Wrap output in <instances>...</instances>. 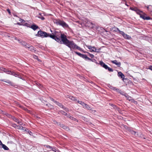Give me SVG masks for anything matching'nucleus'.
<instances>
[{
  "label": "nucleus",
  "mask_w": 152,
  "mask_h": 152,
  "mask_svg": "<svg viewBox=\"0 0 152 152\" xmlns=\"http://www.w3.org/2000/svg\"><path fill=\"white\" fill-rule=\"evenodd\" d=\"M50 37L60 44H62L63 42V44L69 48L71 50L72 49L75 48L79 50H81V48L75 44L73 41L68 40L66 38V36L64 34H61V38L54 34L50 35Z\"/></svg>",
  "instance_id": "f257e3e1"
},
{
  "label": "nucleus",
  "mask_w": 152,
  "mask_h": 152,
  "mask_svg": "<svg viewBox=\"0 0 152 152\" xmlns=\"http://www.w3.org/2000/svg\"><path fill=\"white\" fill-rule=\"evenodd\" d=\"M19 21L20 22H21L20 23H24L25 22L24 20H23L21 18H20Z\"/></svg>",
  "instance_id": "2f4dec72"
},
{
  "label": "nucleus",
  "mask_w": 152,
  "mask_h": 152,
  "mask_svg": "<svg viewBox=\"0 0 152 152\" xmlns=\"http://www.w3.org/2000/svg\"><path fill=\"white\" fill-rule=\"evenodd\" d=\"M1 71H3L4 72H6V73L7 74V71H10V70H7L4 68H2L1 69Z\"/></svg>",
  "instance_id": "aec40b11"
},
{
  "label": "nucleus",
  "mask_w": 152,
  "mask_h": 152,
  "mask_svg": "<svg viewBox=\"0 0 152 152\" xmlns=\"http://www.w3.org/2000/svg\"><path fill=\"white\" fill-rule=\"evenodd\" d=\"M123 95L126 98H127L128 96V95L125 93L123 94Z\"/></svg>",
  "instance_id": "72a5a7b5"
},
{
  "label": "nucleus",
  "mask_w": 152,
  "mask_h": 152,
  "mask_svg": "<svg viewBox=\"0 0 152 152\" xmlns=\"http://www.w3.org/2000/svg\"><path fill=\"white\" fill-rule=\"evenodd\" d=\"M28 49L32 51H35V50H34V48L32 46L30 45L29 44L27 45V47Z\"/></svg>",
  "instance_id": "9d476101"
},
{
  "label": "nucleus",
  "mask_w": 152,
  "mask_h": 152,
  "mask_svg": "<svg viewBox=\"0 0 152 152\" xmlns=\"http://www.w3.org/2000/svg\"><path fill=\"white\" fill-rule=\"evenodd\" d=\"M37 60H38V61H40V62H41V60H40L39 59L37 58Z\"/></svg>",
  "instance_id": "49530a36"
},
{
  "label": "nucleus",
  "mask_w": 152,
  "mask_h": 152,
  "mask_svg": "<svg viewBox=\"0 0 152 152\" xmlns=\"http://www.w3.org/2000/svg\"><path fill=\"white\" fill-rule=\"evenodd\" d=\"M131 101L132 102H134V101H135L134 100V99H131V101Z\"/></svg>",
  "instance_id": "79ce46f5"
},
{
  "label": "nucleus",
  "mask_w": 152,
  "mask_h": 152,
  "mask_svg": "<svg viewBox=\"0 0 152 152\" xmlns=\"http://www.w3.org/2000/svg\"><path fill=\"white\" fill-rule=\"evenodd\" d=\"M36 84H37V86H39V85H40V84H39V83H36Z\"/></svg>",
  "instance_id": "de8ad7c7"
},
{
  "label": "nucleus",
  "mask_w": 152,
  "mask_h": 152,
  "mask_svg": "<svg viewBox=\"0 0 152 152\" xmlns=\"http://www.w3.org/2000/svg\"><path fill=\"white\" fill-rule=\"evenodd\" d=\"M7 11L9 13H10V10L9 9H8L7 10Z\"/></svg>",
  "instance_id": "37998d69"
},
{
  "label": "nucleus",
  "mask_w": 152,
  "mask_h": 152,
  "mask_svg": "<svg viewBox=\"0 0 152 152\" xmlns=\"http://www.w3.org/2000/svg\"><path fill=\"white\" fill-rule=\"evenodd\" d=\"M24 26H27V27H29L30 26V25L28 24L27 23H26L24 24Z\"/></svg>",
  "instance_id": "4c0bfd02"
},
{
  "label": "nucleus",
  "mask_w": 152,
  "mask_h": 152,
  "mask_svg": "<svg viewBox=\"0 0 152 152\" xmlns=\"http://www.w3.org/2000/svg\"><path fill=\"white\" fill-rule=\"evenodd\" d=\"M91 56V58H92L94 56V55H92Z\"/></svg>",
  "instance_id": "3c124183"
},
{
  "label": "nucleus",
  "mask_w": 152,
  "mask_h": 152,
  "mask_svg": "<svg viewBox=\"0 0 152 152\" xmlns=\"http://www.w3.org/2000/svg\"><path fill=\"white\" fill-rule=\"evenodd\" d=\"M130 132L131 133L133 134H135V132L134 131H131Z\"/></svg>",
  "instance_id": "e433bc0d"
},
{
  "label": "nucleus",
  "mask_w": 152,
  "mask_h": 152,
  "mask_svg": "<svg viewBox=\"0 0 152 152\" xmlns=\"http://www.w3.org/2000/svg\"><path fill=\"white\" fill-rule=\"evenodd\" d=\"M22 43L23 45L25 46L26 48L27 47V45L28 44H27L26 42H22Z\"/></svg>",
  "instance_id": "bb28decb"
},
{
  "label": "nucleus",
  "mask_w": 152,
  "mask_h": 152,
  "mask_svg": "<svg viewBox=\"0 0 152 152\" xmlns=\"http://www.w3.org/2000/svg\"><path fill=\"white\" fill-rule=\"evenodd\" d=\"M7 74L12 75L16 77H18L20 78H21V76L18 73H15L11 71H7Z\"/></svg>",
  "instance_id": "39448f33"
},
{
  "label": "nucleus",
  "mask_w": 152,
  "mask_h": 152,
  "mask_svg": "<svg viewBox=\"0 0 152 152\" xmlns=\"http://www.w3.org/2000/svg\"><path fill=\"white\" fill-rule=\"evenodd\" d=\"M17 126V127L18 129H21L22 130H24V131L26 130L25 129H25V128H24L22 126Z\"/></svg>",
  "instance_id": "4be33fe9"
},
{
  "label": "nucleus",
  "mask_w": 152,
  "mask_h": 152,
  "mask_svg": "<svg viewBox=\"0 0 152 152\" xmlns=\"http://www.w3.org/2000/svg\"><path fill=\"white\" fill-rule=\"evenodd\" d=\"M38 18H40L42 20H43L45 19V18L43 16H42L40 14L38 16Z\"/></svg>",
  "instance_id": "b1692460"
},
{
  "label": "nucleus",
  "mask_w": 152,
  "mask_h": 152,
  "mask_svg": "<svg viewBox=\"0 0 152 152\" xmlns=\"http://www.w3.org/2000/svg\"><path fill=\"white\" fill-rule=\"evenodd\" d=\"M33 57L35 59H37V56H36L35 55H34L33 56Z\"/></svg>",
  "instance_id": "ea45409f"
},
{
  "label": "nucleus",
  "mask_w": 152,
  "mask_h": 152,
  "mask_svg": "<svg viewBox=\"0 0 152 152\" xmlns=\"http://www.w3.org/2000/svg\"><path fill=\"white\" fill-rule=\"evenodd\" d=\"M66 97L67 98H69L70 99L72 100L75 101L77 100V99L75 97H74L72 96H69V95H67L66 96Z\"/></svg>",
  "instance_id": "4468645a"
},
{
  "label": "nucleus",
  "mask_w": 152,
  "mask_h": 152,
  "mask_svg": "<svg viewBox=\"0 0 152 152\" xmlns=\"http://www.w3.org/2000/svg\"><path fill=\"white\" fill-rule=\"evenodd\" d=\"M118 30L120 32V34H122L123 37L125 39H130L131 38V37L127 34H125L124 32L121 31L117 28Z\"/></svg>",
  "instance_id": "7ed1b4c3"
},
{
  "label": "nucleus",
  "mask_w": 152,
  "mask_h": 152,
  "mask_svg": "<svg viewBox=\"0 0 152 152\" xmlns=\"http://www.w3.org/2000/svg\"><path fill=\"white\" fill-rule=\"evenodd\" d=\"M77 102L79 104H81V105H82L83 106L84 104H85V103L84 102H82L81 101H77Z\"/></svg>",
  "instance_id": "412c9836"
},
{
  "label": "nucleus",
  "mask_w": 152,
  "mask_h": 152,
  "mask_svg": "<svg viewBox=\"0 0 152 152\" xmlns=\"http://www.w3.org/2000/svg\"><path fill=\"white\" fill-rule=\"evenodd\" d=\"M127 126H126V127H125V128H127Z\"/></svg>",
  "instance_id": "4d7b16f0"
},
{
  "label": "nucleus",
  "mask_w": 152,
  "mask_h": 152,
  "mask_svg": "<svg viewBox=\"0 0 152 152\" xmlns=\"http://www.w3.org/2000/svg\"><path fill=\"white\" fill-rule=\"evenodd\" d=\"M128 100H129L130 101L131 99H132V97L128 95L127 98H126Z\"/></svg>",
  "instance_id": "c756f323"
},
{
  "label": "nucleus",
  "mask_w": 152,
  "mask_h": 152,
  "mask_svg": "<svg viewBox=\"0 0 152 152\" xmlns=\"http://www.w3.org/2000/svg\"><path fill=\"white\" fill-rule=\"evenodd\" d=\"M51 100H52L53 101H54L53 99L52 98L51 99Z\"/></svg>",
  "instance_id": "603ef678"
},
{
  "label": "nucleus",
  "mask_w": 152,
  "mask_h": 152,
  "mask_svg": "<svg viewBox=\"0 0 152 152\" xmlns=\"http://www.w3.org/2000/svg\"><path fill=\"white\" fill-rule=\"evenodd\" d=\"M131 9L132 10H134V8H131Z\"/></svg>",
  "instance_id": "09e8293b"
},
{
  "label": "nucleus",
  "mask_w": 152,
  "mask_h": 152,
  "mask_svg": "<svg viewBox=\"0 0 152 152\" xmlns=\"http://www.w3.org/2000/svg\"><path fill=\"white\" fill-rule=\"evenodd\" d=\"M2 112H3V111L2 110H0V113H1Z\"/></svg>",
  "instance_id": "8fccbe9b"
},
{
  "label": "nucleus",
  "mask_w": 152,
  "mask_h": 152,
  "mask_svg": "<svg viewBox=\"0 0 152 152\" xmlns=\"http://www.w3.org/2000/svg\"><path fill=\"white\" fill-rule=\"evenodd\" d=\"M61 20H59V21H57L56 20L55 21V23L57 25H60V22H61Z\"/></svg>",
  "instance_id": "cd10ccee"
},
{
  "label": "nucleus",
  "mask_w": 152,
  "mask_h": 152,
  "mask_svg": "<svg viewBox=\"0 0 152 152\" xmlns=\"http://www.w3.org/2000/svg\"><path fill=\"white\" fill-rule=\"evenodd\" d=\"M135 136L142 137V135L140 133H138L135 132V134H134Z\"/></svg>",
  "instance_id": "f3484780"
},
{
  "label": "nucleus",
  "mask_w": 152,
  "mask_h": 152,
  "mask_svg": "<svg viewBox=\"0 0 152 152\" xmlns=\"http://www.w3.org/2000/svg\"><path fill=\"white\" fill-rule=\"evenodd\" d=\"M60 112L63 115H66V113L63 111H62V110L60 111Z\"/></svg>",
  "instance_id": "c85d7f7f"
},
{
  "label": "nucleus",
  "mask_w": 152,
  "mask_h": 152,
  "mask_svg": "<svg viewBox=\"0 0 152 152\" xmlns=\"http://www.w3.org/2000/svg\"><path fill=\"white\" fill-rule=\"evenodd\" d=\"M14 120L15 121L19 123V122L18 121V120L16 118H14Z\"/></svg>",
  "instance_id": "f704fd0d"
},
{
  "label": "nucleus",
  "mask_w": 152,
  "mask_h": 152,
  "mask_svg": "<svg viewBox=\"0 0 152 152\" xmlns=\"http://www.w3.org/2000/svg\"><path fill=\"white\" fill-rule=\"evenodd\" d=\"M5 82L9 84H10V85L12 84L11 82L10 81V80H7V81H6Z\"/></svg>",
  "instance_id": "c9c22d12"
},
{
  "label": "nucleus",
  "mask_w": 152,
  "mask_h": 152,
  "mask_svg": "<svg viewBox=\"0 0 152 152\" xmlns=\"http://www.w3.org/2000/svg\"><path fill=\"white\" fill-rule=\"evenodd\" d=\"M118 76L120 77L121 78H123L125 76L121 72H118Z\"/></svg>",
  "instance_id": "ddd939ff"
},
{
  "label": "nucleus",
  "mask_w": 152,
  "mask_h": 152,
  "mask_svg": "<svg viewBox=\"0 0 152 152\" xmlns=\"http://www.w3.org/2000/svg\"><path fill=\"white\" fill-rule=\"evenodd\" d=\"M68 117H69V118L72 120H73L74 121L76 120V119L75 118H74V117H73L72 116H69V115L68 116Z\"/></svg>",
  "instance_id": "a878e982"
},
{
  "label": "nucleus",
  "mask_w": 152,
  "mask_h": 152,
  "mask_svg": "<svg viewBox=\"0 0 152 152\" xmlns=\"http://www.w3.org/2000/svg\"><path fill=\"white\" fill-rule=\"evenodd\" d=\"M91 111L92 113H94L95 112V110H92Z\"/></svg>",
  "instance_id": "c03bdc74"
},
{
  "label": "nucleus",
  "mask_w": 152,
  "mask_h": 152,
  "mask_svg": "<svg viewBox=\"0 0 152 152\" xmlns=\"http://www.w3.org/2000/svg\"><path fill=\"white\" fill-rule=\"evenodd\" d=\"M135 104H137V102L136 101H134V102H133Z\"/></svg>",
  "instance_id": "a18cd8bd"
},
{
  "label": "nucleus",
  "mask_w": 152,
  "mask_h": 152,
  "mask_svg": "<svg viewBox=\"0 0 152 152\" xmlns=\"http://www.w3.org/2000/svg\"><path fill=\"white\" fill-rule=\"evenodd\" d=\"M92 49H91V52H96V49L94 47H92Z\"/></svg>",
  "instance_id": "393cba45"
},
{
  "label": "nucleus",
  "mask_w": 152,
  "mask_h": 152,
  "mask_svg": "<svg viewBox=\"0 0 152 152\" xmlns=\"http://www.w3.org/2000/svg\"><path fill=\"white\" fill-rule=\"evenodd\" d=\"M31 28L34 30H35L38 28V27L36 25H33L31 26Z\"/></svg>",
  "instance_id": "dca6fc26"
},
{
  "label": "nucleus",
  "mask_w": 152,
  "mask_h": 152,
  "mask_svg": "<svg viewBox=\"0 0 152 152\" xmlns=\"http://www.w3.org/2000/svg\"><path fill=\"white\" fill-rule=\"evenodd\" d=\"M148 69L152 70V66H149Z\"/></svg>",
  "instance_id": "58836bf2"
},
{
  "label": "nucleus",
  "mask_w": 152,
  "mask_h": 152,
  "mask_svg": "<svg viewBox=\"0 0 152 152\" xmlns=\"http://www.w3.org/2000/svg\"><path fill=\"white\" fill-rule=\"evenodd\" d=\"M54 102L56 103L58 106L60 107H61L62 108H63L66 111H69V110L67 108H65L61 104L59 103L58 102L55 101H54Z\"/></svg>",
  "instance_id": "1a4fd4ad"
},
{
  "label": "nucleus",
  "mask_w": 152,
  "mask_h": 152,
  "mask_svg": "<svg viewBox=\"0 0 152 152\" xmlns=\"http://www.w3.org/2000/svg\"><path fill=\"white\" fill-rule=\"evenodd\" d=\"M17 24L19 25H23V24H21V23H17Z\"/></svg>",
  "instance_id": "a19ab883"
},
{
  "label": "nucleus",
  "mask_w": 152,
  "mask_h": 152,
  "mask_svg": "<svg viewBox=\"0 0 152 152\" xmlns=\"http://www.w3.org/2000/svg\"><path fill=\"white\" fill-rule=\"evenodd\" d=\"M54 124H56V123L58 125H60V126L63 129H65L66 130L68 131L69 130V128L68 127L66 126H65L63 124H61L60 123H58V122H56V121H54Z\"/></svg>",
  "instance_id": "423d86ee"
},
{
  "label": "nucleus",
  "mask_w": 152,
  "mask_h": 152,
  "mask_svg": "<svg viewBox=\"0 0 152 152\" xmlns=\"http://www.w3.org/2000/svg\"><path fill=\"white\" fill-rule=\"evenodd\" d=\"M140 17L144 20H149L150 19L149 17L145 16V15H141Z\"/></svg>",
  "instance_id": "f8f14e48"
},
{
  "label": "nucleus",
  "mask_w": 152,
  "mask_h": 152,
  "mask_svg": "<svg viewBox=\"0 0 152 152\" xmlns=\"http://www.w3.org/2000/svg\"><path fill=\"white\" fill-rule=\"evenodd\" d=\"M83 106L85 108L88 110H91V107L88 105L86 104L85 103V104H84Z\"/></svg>",
  "instance_id": "2eb2a0df"
},
{
  "label": "nucleus",
  "mask_w": 152,
  "mask_h": 152,
  "mask_svg": "<svg viewBox=\"0 0 152 152\" xmlns=\"http://www.w3.org/2000/svg\"><path fill=\"white\" fill-rule=\"evenodd\" d=\"M31 132H30V133H29L30 135H31Z\"/></svg>",
  "instance_id": "5fc2aeb1"
},
{
  "label": "nucleus",
  "mask_w": 152,
  "mask_h": 152,
  "mask_svg": "<svg viewBox=\"0 0 152 152\" xmlns=\"http://www.w3.org/2000/svg\"><path fill=\"white\" fill-rule=\"evenodd\" d=\"M151 132V133L152 134V131Z\"/></svg>",
  "instance_id": "13d9d810"
},
{
  "label": "nucleus",
  "mask_w": 152,
  "mask_h": 152,
  "mask_svg": "<svg viewBox=\"0 0 152 152\" xmlns=\"http://www.w3.org/2000/svg\"><path fill=\"white\" fill-rule=\"evenodd\" d=\"M110 88L114 91H115L118 92L120 93V94L123 95V94L124 93L123 91H121L120 90L117 88H116L113 87V86H109Z\"/></svg>",
  "instance_id": "20e7f679"
},
{
  "label": "nucleus",
  "mask_w": 152,
  "mask_h": 152,
  "mask_svg": "<svg viewBox=\"0 0 152 152\" xmlns=\"http://www.w3.org/2000/svg\"><path fill=\"white\" fill-rule=\"evenodd\" d=\"M83 58L85 59H87L89 60H91V59L87 57V56L85 54H82V56H81Z\"/></svg>",
  "instance_id": "6ab92c4d"
},
{
  "label": "nucleus",
  "mask_w": 152,
  "mask_h": 152,
  "mask_svg": "<svg viewBox=\"0 0 152 152\" xmlns=\"http://www.w3.org/2000/svg\"><path fill=\"white\" fill-rule=\"evenodd\" d=\"M111 62L115 64L118 67H120L121 66V63L120 62H118V61L116 60L112 61Z\"/></svg>",
  "instance_id": "6e6552de"
},
{
  "label": "nucleus",
  "mask_w": 152,
  "mask_h": 152,
  "mask_svg": "<svg viewBox=\"0 0 152 152\" xmlns=\"http://www.w3.org/2000/svg\"><path fill=\"white\" fill-rule=\"evenodd\" d=\"M105 69H107L110 72H113V70L112 68L109 67L107 65L105 64Z\"/></svg>",
  "instance_id": "9b49d317"
},
{
  "label": "nucleus",
  "mask_w": 152,
  "mask_h": 152,
  "mask_svg": "<svg viewBox=\"0 0 152 152\" xmlns=\"http://www.w3.org/2000/svg\"><path fill=\"white\" fill-rule=\"evenodd\" d=\"M53 150L54 151H55L54 150ZM55 152H56V151H55Z\"/></svg>",
  "instance_id": "6e6d98bb"
},
{
  "label": "nucleus",
  "mask_w": 152,
  "mask_h": 152,
  "mask_svg": "<svg viewBox=\"0 0 152 152\" xmlns=\"http://www.w3.org/2000/svg\"><path fill=\"white\" fill-rule=\"evenodd\" d=\"M75 53L76 54H77L78 56L80 57L82 56V54H81V53L77 52H75Z\"/></svg>",
  "instance_id": "7c9ffc66"
},
{
  "label": "nucleus",
  "mask_w": 152,
  "mask_h": 152,
  "mask_svg": "<svg viewBox=\"0 0 152 152\" xmlns=\"http://www.w3.org/2000/svg\"><path fill=\"white\" fill-rule=\"evenodd\" d=\"M0 145H1L2 146V148L5 150H9L8 148L5 145L2 144Z\"/></svg>",
  "instance_id": "a211bd4d"
},
{
  "label": "nucleus",
  "mask_w": 152,
  "mask_h": 152,
  "mask_svg": "<svg viewBox=\"0 0 152 152\" xmlns=\"http://www.w3.org/2000/svg\"><path fill=\"white\" fill-rule=\"evenodd\" d=\"M47 147L48 148V147H49L50 148V147L49 146H47Z\"/></svg>",
  "instance_id": "864d4df0"
},
{
  "label": "nucleus",
  "mask_w": 152,
  "mask_h": 152,
  "mask_svg": "<svg viewBox=\"0 0 152 152\" xmlns=\"http://www.w3.org/2000/svg\"><path fill=\"white\" fill-rule=\"evenodd\" d=\"M99 64L103 67L104 68V63L103 62L100 61L99 62Z\"/></svg>",
  "instance_id": "5701e85b"
},
{
  "label": "nucleus",
  "mask_w": 152,
  "mask_h": 152,
  "mask_svg": "<svg viewBox=\"0 0 152 152\" xmlns=\"http://www.w3.org/2000/svg\"><path fill=\"white\" fill-rule=\"evenodd\" d=\"M90 50V51L91 50V49H92V47L91 46H87V45H86V46Z\"/></svg>",
  "instance_id": "473e14b6"
},
{
  "label": "nucleus",
  "mask_w": 152,
  "mask_h": 152,
  "mask_svg": "<svg viewBox=\"0 0 152 152\" xmlns=\"http://www.w3.org/2000/svg\"><path fill=\"white\" fill-rule=\"evenodd\" d=\"M51 35L49 34H48L46 32H45L41 31H39L38 32L37 34L36 35V36H38L39 37H50V35Z\"/></svg>",
  "instance_id": "f03ea898"
},
{
  "label": "nucleus",
  "mask_w": 152,
  "mask_h": 152,
  "mask_svg": "<svg viewBox=\"0 0 152 152\" xmlns=\"http://www.w3.org/2000/svg\"><path fill=\"white\" fill-rule=\"evenodd\" d=\"M60 23V25L62 26L63 27L67 28L68 27V25L64 21H61Z\"/></svg>",
  "instance_id": "0eeeda50"
}]
</instances>
